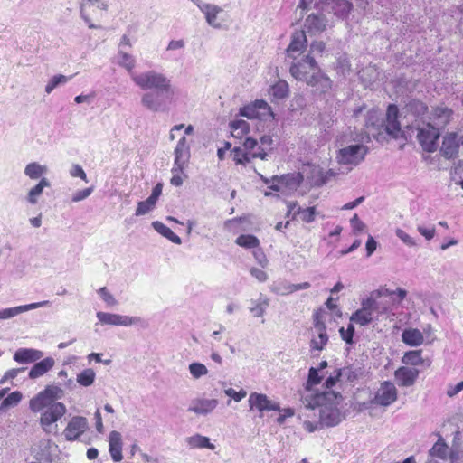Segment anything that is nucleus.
I'll return each instance as SVG.
<instances>
[{"label":"nucleus","instance_id":"f257e3e1","mask_svg":"<svg viewBox=\"0 0 463 463\" xmlns=\"http://www.w3.org/2000/svg\"><path fill=\"white\" fill-rule=\"evenodd\" d=\"M65 395L64 390L55 384H48L29 401V409L40 412L39 424L46 434H56L59 421L67 412L66 405L59 402Z\"/></svg>","mask_w":463,"mask_h":463},{"label":"nucleus","instance_id":"f03ea898","mask_svg":"<svg viewBox=\"0 0 463 463\" xmlns=\"http://www.w3.org/2000/svg\"><path fill=\"white\" fill-rule=\"evenodd\" d=\"M341 395L334 391H324L314 393L307 391L301 394V402L307 410H318L320 423L326 426H335L342 420V414L338 409Z\"/></svg>","mask_w":463,"mask_h":463},{"label":"nucleus","instance_id":"7ed1b4c3","mask_svg":"<svg viewBox=\"0 0 463 463\" xmlns=\"http://www.w3.org/2000/svg\"><path fill=\"white\" fill-rule=\"evenodd\" d=\"M289 72L297 80L304 81L317 91L327 92L332 87L331 80L322 72L315 58L307 53L296 60L287 61Z\"/></svg>","mask_w":463,"mask_h":463},{"label":"nucleus","instance_id":"20e7f679","mask_svg":"<svg viewBox=\"0 0 463 463\" xmlns=\"http://www.w3.org/2000/svg\"><path fill=\"white\" fill-rule=\"evenodd\" d=\"M131 80L143 90H155L165 92L166 99H170L175 93V88L172 85L171 80L165 74L155 70L131 73Z\"/></svg>","mask_w":463,"mask_h":463},{"label":"nucleus","instance_id":"39448f33","mask_svg":"<svg viewBox=\"0 0 463 463\" xmlns=\"http://www.w3.org/2000/svg\"><path fill=\"white\" fill-rule=\"evenodd\" d=\"M232 154L235 163L243 165L250 163L252 158L266 160L268 156L265 148L259 146L258 141L251 137H247L241 147H234Z\"/></svg>","mask_w":463,"mask_h":463},{"label":"nucleus","instance_id":"423d86ee","mask_svg":"<svg viewBox=\"0 0 463 463\" xmlns=\"http://www.w3.org/2000/svg\"><path fill=\"white\" fill-rule=\"evenodd\" d=\"M365 298L370 303V307L375 315L376 320L379 319L380 316L388 314L392 310V307L394 303L392 292L388 288L373 290L370 293V296Z\"/></svg>","mask_w":463,"mask_h":463},{"label":"nucleus","instance_id":"0eeeda50","mask_svg":"<svg viewBox=\"0 0 463 463\" xmlns=\"http://www.w3.org/2000/svg\"><path fill=\"white\" fill-rule=\"evenodd\" d=\"M367 146L361 144L350 145L338 150L336 160L340 165L355 166L365 157Z\"/></svg>","mask_w":463,"mask_h":463},{"label":"nucleus","instance_id":"6e6552de","mask_svg":"<svg viewBox=\"0 0 463 463\" xmlns=\"http://www.w3.org/2000/svg\"><path fill=\"white\" fill-rule=\"evenodd\" d=\"M173 97L165 98V92L162 90L146 91L140 99L141 105L151 112H165L169 109Z\"/></svg>","mask_w":463,"mask_h":463},{"label":"nucleus","instance_id":"1a4fd4ad","mask_svg":"<svg viewBox=\"0 0 463 463\" xmlns=\"http://www.w3.org/2000/svg\"><path fill=\"white\" fill-rule=\"evenodd\" d=\"M323 312H316L314 315V328L312 329V338L310 347L312 350L321 351L328 342L326 326L323 321Z\"/></svg>","mask_w":463,"mask_h":463},{"label":"nucleus","instance_id":"9d476101","mask_svg":"<svg viewBox=\"0 0 463 463\" xmlns=\"http://www.w3.org/2000/svg\"><path fill=\"white\" fill-rule=\"evenodd\" d=\"M439 134L437 127L427 123L418 128L417 138L425 151L433 152L437 148V140L439 137Z\"/></svg>","mask_w":463,"mask_h":463},{"label":"nucleus","instance_id":"9b49d317","mask_svg":"<svg viewBox=\"0 0 463 463\" xmlns=\"http://www.w3.org/2000/svg\"><path fill=\"white\" fill-rule=\"evenodd\" d=\"M97 318L103 325L130 326L133 325H143L145 321L139 317H129L119 314L99 311Z\"/></svg>","mask_w":463,"mask_h":463},{"label":"nucleus","instance_id":"f8f14e48","mask_svg":"<svg viewBox=\"0 0 463 463\" xmlns=\"http://www.w3.org/2000/svg\"><path fill=\"white\" fill-rule=\"evenodd\" d=\"M303 181V175L300 173H293L286 175L273 176L270 189L278 192L287 193L295 191Z\"/></svg>","mask_w":463,"mask_h":463},{"label":"nucleus","instance_id":"ddd939ff","mask_svg":"<svg viewBox=\"0 0 463 463\" xmlns=\"http://www.w3.org/2000/svg\"><path fill=\"white\" fill-rule=\"evenodd\" d=\"M175 161L174 166L171 172H183L186 167L191 154H190V144L185 137H182L175 148L174 151Z\"/></svg>","mask_w":463,"mask_h":463},{"label":"nucleus","instance_id":"4468645a","mask_svg":"<svg viewBox=\"0 0 463 463\" xmlns=\"http://www.w3.org/2000/svg\"><path fill=\"white\" fill-rule=\"evenodd\" d=\"M240 115L247 118H266L267 117H273L269 104L262 100L258 99L254 102L244 106L240 109Z\"/></svg>","mask_w":463,"mask_h":463},{"label":"nucleus","instance_id":"2eb2a0df","mask_svg":"<svg viewBox=\"0 0 463 463\" xmlns=\"http://www.w3.org/2000/svg\"><path fill=\"white\" fill-rule=\"evenodd\" d=\"M307 40L306 32L304 30L294 32L291 35L290 43L286 50L287 61L296 60V58L303 56L302 54L307 49Z\"/></svg>","mask_w":463,"mask_h":463},{"label":"nucleus","instance_id":"dca6fc26","mask_svg":"<svg viewBox=\"0 0 463 463\" xmlns=\"http://www.w3.org/2000/svg\"><path fill=\"white\" fill-rule=\"evenodd\" d=\"M248 402L250 410L252 411L256 409L260 412V416H262L264 411H280L279 403L269 400V397L263 393L251 392Z\"/></svg>","mask_w":463,"mask_h":463},{"label":"nucleus","instance_id":"f3484780","mask_svg":"<svg viewBox=\"0 0 463 463\" xmlns=\"http://www.w3.org/2000/svg\"><path fill=\"white\" fill-rule=\"evenodd\" d=\"M194 3L204 14L205 20L211 27L215 29L222 28V22L220 19V14L223 13L222 7L215 5L203 3L200 0H194Z\"/></svg>","mask_w":463,"mask_h":463},{"label":"nucleus","instance_id":"a211bd4d","mask_svg":"<svg viewBox=\"0 0 463 463\" xmlns=\"http://www.w3.org/2000/svg\"><path fill=\"white\" fill-rule=\"evenodd\" d=\"M397 389L394 383L383 382L377 390L373 402L381 406H389L397 400Z\"/></svg>","mask_w":463,"mask_h":463},{"label":"nucleus","instance_id":"6ab92c4d","mask_svg":"<svg viewBox=\"0 0 463 463\" xmlns=\"http://www.w3.org/2000/svg\"><path fill=\"white\" fill-rule=\"evenodd\" d=\"M88 429V420L81 416H74L68 422L64 429L63 435L67 440L72 441L77 439Z\"/></svg>","mask_w":463,"mask_h":463},{"label":"nucleus","instance_id":"aec40b11","mask_svg":"<svg viewBox=\"0 0 463 463\" xmlns=\"http://www.w3.org/2000/svg\"><path fill=\"white\" fill-rule=\"evenodd\" d=\"M459 144L463 145V125L459 133H449L444 137L441 146L443 156L447 158L456 156Z\"/></svg>","mask_w":463,"mask_h":463},{"label":"nucleus","instance_id":"412c9836","mask_svg":"<svg viewBox=\"0 0 463 463\" xmlns=\"http://www.w3.org/2000/svg\"><path fill=\"white\" fill-rule=\"evenodd\" d=\"M376 320L375 315L370 307V303L366 298L362 299L361 307L354 312L350 317V321L361 326H365Z\"/></svg>","mask_w":463,"mask_h":463},{"label":"nucleus","instance_id":"4be33fe9","mask_svg":"<svg viewBox=\"0 0 463 463\" xmlns=\"http://www.w3.org/2000/svg\"><path fill=\"white\" fill-rule=\"evenodd\" d=\"M217 405L216 399L197 398L191 402L187 411L199 416H206L213 412Z\"/></svg>","mask_w":463,"mask_h":463},{"label":"nucleus","instance_id":"5701e85b","mask_svg":"<svg viewBox=\"0 0 463 463\" xmlns=\"http://www.w3.org/2000/svg\"><path fill=\"white\" fill-rule=\"evenodd\" d=\"M321 5L339 17H345L353 7L350 0H322Z\"/></svg>","mask_w":463,"mask_h":463},{"label":"nucleus","instance_id":"b1692460","mask_svg":"<svg viewBox=\"0 0 463 463\" xmlns=\"http://www.w3.org/2000/svg\"><path fill=\"white\" fill-rule=\"evenodd\" d=\"M50 304L48 300L41 301V302H35L31 303L27 305H22L14 307H9L0 310V319H9L14 317L18 316L19 314L23 312H27L33 309H36L39 307H46Z\"/></svg>","mask_w":463,"mask_h":463},{"label":"nucleus","instance_id":"393cba45","mask_svg":"<svg viewBox=\"0 0 463 463\" xmlns=\"http://www.w3.org/2000/svg\"><path fill=\"white\" fill-rule=\"evenodd\" d=\"M419 376V370L402 366L394 373V377L400 386L410 387L414 384Z\"/></svg>","mask_w":463,"mask_h":463},{"label":"nucleus","instance_id":"a878e982","mask_svg":"<svg viewBox=\"0 0 463 463\" xmlns=\"http://www.w3.org/2000/svg\"><path fill=\"white\" fill-rule=\"evenodd\" d=\"M398 112V108L395 105H389L386 113V122L382 128L394 137H397L401 131L400 123L397 120Z\"/></svg>","mask_w":463,"mask_h":463},{"label":"nucleus","instance_id":"bb28decb","mask_svg":"<svg viewBox=\"0 0 463 463\" xmlns=\"http://www.w3.org/2000/svg\"><path fill=\"white\" fill-rule=\"evenodd\" d=\"M437 442L430 448L428 453L427 463H439L435 458L446 460L449 456V448L444 439L439 435Z\"/></svg>","mask_w":463,"mask_h":463},{"label":"nucleus","instance_id":"cd10ccee","mask_svg":"<svg viewBox=\"0 0 463 463\" xmlns=\"http://www.w3.org/2000/svg\"><path fill=\"white\" fill-rule=\"evenodd\" d=\"M452 110L446 107H437L432 109L430 117V124L437 127L438 130L447 126L451 118Z\"/></svg>","mask_w":463,"mask_h":463},{"label":"nucleus","instance_id":"c85d7f7f","mask_svg":"<svg viewBox=\"0 0 463 463\" xmlns=\"http://www.w3.org/2000/svg\"><path fill=\"white\" fill-rule=\"evenodd\" d=\"M383 127V121L381 118V113L378 110L372 109L368 112L365 128L367 129V135L376 137L381 134V129Z\"/></svg>","mask_w":463,"mask_h":463},{"label":"nucleus","instance_id":"c756f323","mask_svg":"<svg viewBox=\"0 0 463 463\" xmlns=\"http://www.w3.org/2000/svg\"><path fill=\"white\" fill-rule=\"evenodd\" d=\"M43 353L33 348H19L14 354V360L19 364L34 363L41 360Z\"/></svg>","mask_w":463,"mask_h":463},{"label":"nucleus","instance_id":"7c9ffc66","mask_svg":"<svg viewBox=\"0 0 463 463\" xmlns=\"http://www.w3.org/2000/svg\"><path fill=\"white\" fill-rule=\"evenodd\" d=\"M109 454L115 462L122 460V437L121 434L113 430L109 435Z\"/></svg>","mask_w":463,"mask_h":463},{"label":"nucleus","instance_id":"2f4dec72","mask_svg":"<svg viewBox=\"0 0 463 463\" xmlns=\"http://www.w3.org/2000/svg\"><path fill=\"white\" fill-rule=\"evenodd\" d=\"M55 364L52 357H46L41 361H37L29 371L30 379H37L47 373Z\"/></svg>","mask_w":463,"mask_h":463},{"label":"nucleus","instance_id":"473e14b6","mask_svg":"<svg viewBox=\"0 0 463 463\" xmlns=\"http://www.w3.org/2000/svg\"><path fill=\"white\" fill-rule=\"evenodd\" d=\"M402 341L409 346H420L424 343L423 333L418 328H406L402 334Z\"/></svg>","mask_w":463,"mask_h":463},{"label":"nucleus","instance_id":"72a5a7b5","mask_svg":"<svg viewBox=\"0 0 463 463\" xmlns=\"http://www.w3.org/2000/svg\"><path fill=\"white\" fill-rule=\"evenodd\" d=\"M305 28L310 33H317L326 29V20L322 14H309L304 24Z\"/></svg>","mask_w":463,"mask_h":463},{"label":"nucleus","instance_id":"f704fd0d","mask_svg":"<svg viewBox=\"0 0 463 463\" xmlns=\"http://www.w3.org/2000/svg\"><path fill=\"white\" fill-rule=\"evenodd\" d=\"M51 183L46 177H43L40 181L33 186L26 194V201L34 205L38 203L39 197L42 195L43 189L50 187Z\"/></svg>","mask_w":463,"mask_h":463},{"label":"nucleus","instance_id":"c9c22d12","mask_svg":"<svg viewBox=\"0 0 463 463\" xmlns=\"http://www.w3.org/2000/svg\"><path fill=\"white\" fill-rule=\"evenodd\" d=\"M364 373V368L360 363H354L349 366L339 370V374L349 382H354L362 377Z\"/></svg>","mask_w":463,"mask_h":463},{"label":"nucleus","instance_id":"e433bc0d","mask_svg":"<svg viewBox=\"0 0 463 463\" xmlns=\"http://www.w3.org/2000/svg\"><path fill=\"white\" fill-rule=\"evenodd\" d=\"M187 446L190 449H209L213 450L215 446L211 443L210 439L201 434H194L186 438Z\"/></svg>","mask_w":463,"mask_h":463},{"label":"nucleus","instance_id":"4c0bfd02","mask_svg":"<svg viewBox=\"0 0 463 463\" xmlns=\"http://www.w3.org/2000/svg\"><path fill=\"white\" fill-rule=\"evenodd\" d=\"M422 351L421 350H412L408 351L404 354L403 357L402 358V361L405 364L409 365H420V364H426V366L430 365V360H424L421 356Z\"/></svg>","mask_w":463,"mask_h":463},{"label":"nucleus","instance_id":"58836bf2","mask_svg":"<svg viewBox=\"0 0 463 463\" xmlns=\"http://www.w3.org/2000/svg\"><path fill=\"white\" fill-rule=\"evenodd\" d=\"M47 171L48 167L46 165H41L38 162H32L26 165L24 173L28 178L37 180L43 178L42 176L45 175Z\"/></svg>","mask_w":463,"mask_h":463},{"label":"nucleus","instance_id":"ea45409f","mask_svg":"<svg viewBox=\"0 0 463 463\" xmlns=\"http://www.w3.org/2000/svg\"><path fill=\"white\" fill-rule=\"evenodd\" d=\"M309 172L307 173V179L313 186H321L326 183V177L323 169L317 165L308 167Z\"/></svg>","mask_w":463,"mask_h":463},{"label":"nucleus","instance_id":"a19ab883","mask_svg":"<svg viewBox=\"0 0 463 463\" xmlns=\"http://www.w3.org/2000/svg\"><path fill=\"white\" fill-rule=\"evenodd\" d=\"M152 227L159 234L164 236L165 238L168 239L170 241L175 243V244H181L182 241L179 236L175 234L173 231L168 228L166 225L162 223L159 221H155L152 222Z\"/></svg>","mask_w":463,"mask_h":463},{"label":"nucleus","instance_id":"79ce46f5","mask_svg":"<svg viewBox=\"0 0 463 463\" xmlns=\"http://www.w3.org/2000/svg\"><path fill=\"white\" fill-rule=\"evenodd\" d=\"M250 304V311L252 313L253 317H260L264 315L267 307H269V300L267 297L260 295L258 299L251 300Z\"/></svg>","mask_w":463,"mask_h":463},{"label":"nucleus","instance_id":"37998d69","mask_svg":"<svg viewBox=\"0 0 463 463\" xmlns=\"http://www.w3.org/2000/svg\"><path fill=\"white\" fill-rule=\"evenodd\" d=\"M118 63L119 66L125 68L129 75L131 76V73H136L134 71V68L136 66V60L135 58L125 52L123 50H119L117 55Z\"/></svg>","mask_w":463,"mask_h":463},{"label":"nucleus","instance_id":"c03bdc74","mask_svg":"<svg viewBox=\"0 0 463 463\" xmlns=\"http://www.w3.org/2000/svg\"><path fill=\"white\" fill-rule=\"evenodd\" d=\"M231 133L236 138H241L250 130L249 123L243 119H235L230 123Z\"/></svg>","mask_w":463,"mask_h":463},{"label":"nucleus","instance_id":"a18cd8bd","mask_svg":"<svg viewBox=\"0 0 463 463\" xmlns=\"http://www.w3.org/2000/svg\"><path fill=\"white\" fill-rule=\"evenodd\" d=\"M73 78V75L66 76L62 74H57L52 77L45 86V92L50 94L53 91L54 89L59 86L65 85Z\"/></svg>","mask_w":463,"mask_h":463},{"label":"nucleus","instance_id":"49530a36","mask_svg":"<svg viewBox=\"0 0 463 463\" xmlns=\"http://www.w3.org/2000/svg\"><path fill=\"white\" fill-rule=\"evenodd\" d=\"M96 379V373L91 368H87L77 374V383L83 387L92 385Z\"/></svg>","mask_w":463,"mask_h":463},{"label":"nucleus","instance_id":"de8ad7c7","mask_svg":"<svg viewBox=\"0 0 463 463\" xmlns=\"http://www.w3.org/2000/svg\"><path fill=\"white\" fill-rule=\"evenodd\" d=\"M235 242L237 245L245 248V249H258L260 247L259 239L251 234H242L240 235Z\"/></svg>","mask_w":463,"mask_h":463},{"label":"nucleus","instance_id":"09e8293b","mask_svg":"<svg viewBox=\"0 0 463 463\" xmlns=\"http://www.w3.org/2000/svg\"><path fill=\"white\" fill-rule=\"evenodd\" d=\"M322 378L323 375H320L318 373V369L311 367L309 369L308 379L306 384V388L302 394H305L307 391L313 392L314 393H317V392H315V390H313V387L319 383Z\"/></svg>","mask_w":463,"mask_h":463},{"label":"nucleus","instance_id":"8fccbe9b","mask_svg":"<svg viewBox=\"0 0 463 463\" xmlns=\"http://www.w3.org/2000/svg\"><path fill=\"white\" fill-rule=\"evenodd\" d=\"M270 290L275 294L286 296L294 292L293 284L287 281H277L270 286Z\"/></svg>","mask_w":463,"mask_h":463},{"label":"nucleus","instance_id":"3c124183","mask_svg":"<svg viewBox=\"0 0 463 463\" xmlns=\"http://www.w3.org/2000/svg\"><path fill=\"white\" fill-rule=\"evenodd\" d=\"M188 370L192 377L195 380L208 373L207 367L203 364L199 362L191 363L188 366Z\"/></svg>","mask_w":463,"mask_h":463},{"label":"nucleus","instance_id":"603ef678","mask_svg":"<svg viewBox=\"0 0 463 463\" xmlns=\"http://www.w3.org/2000/svg\"><path fill=\"white\" fill-rule=\"evenodd\" d=\"M22 393L19 391H14L12 393H10L6 398L3 400V402L0 404V411L5 410L8 407H14L16 406L22 400Z\"/></svg>","mask_w":463,"mask_h":463},{"label":"nucleus","instance_id":"864d4df0","mask_svg":"<svg viewBox=\"0 0 463 463\" xmlns=\"http://www.w3.org/2000/svg\"><path fill=\"white\" fill-rule=\"evenodd\" d=\"M316 213L315 207H307L306 209L298 207V210L294 213V216L298 215L303 222L310 223L315 220Z\"/></svg>","mask_w":463,"mask_h":463},{"label":"nucleus","instance_id":"5fc2aeb1","mask_svg":"<svg viewBox=\"0 0 463 463\" xmlns=\"http://www.w3.org/2000/svg\"><path fill=\"white\" fill-rule=\"evenodd\" d=\"M156 202L151 198H147L145 201H141L137 203L135 215L141 216L150 213L156 206Z\"/></svg>","mask_w":463,"mask_h":463},{"label":"nucleus","instance_id":"6e6d98bb","mask_svg":"<svg viewBox=\"0 0 463 463\" xmlns=\"http://www.w3.org/2000/svg\"><path fill=\"white\" fill-rule=\"evenodd\" d=\"M359 77L365 84H369L377 80L378 72L374 67L369 66L359 72Z\"/></svg>","mask_w":463,"mask_h":463},{"label":"nucleus","instance_id":"4d7b16f0","mask_svg":"<svg viewBox=\"0 0 463 463\" xmlns=\"http://www.w3.org/2000/svg\"><path fill=\"white\" fill-rule=\"evenodd\" d=\"M451 179L463 189V162L459 161L450 172Z\"/></svg>","mask_w":463,"mask_h":463},{"label":"nucleus","instance_id":"13d9d810","mask_svg":"<svg viewBox=\"0 0 463 463\" xmlns=\"http://www.w3.org/2000/svg\"><path fill=\"white\" fill-rule=\"evenodd\" d=\"M98 294L100 296L101 299L107 304V306L114 307L118 305L117 299L106 287L100 288L98 290Z\"/></svg>","mask_w":463,"mask_h":463},{"label":"nucleus","instance_id":"bf43d9fd","mask_svg":"<svg viewBox=\"0 0 463 463\" xmlns=\"http://www.w3.org/2000/svg\"><path fill=\"white\" fill-rule=\"evenodd\" d=\"M339 333H340V335L342 337V339L346 343V344H353V337H354V326L352 323H350L348 326H347V328L345 329L344 327H341L339 329Z\"/></svg>","mask_w":463,"mask_h":463},{"label":"nucleus","instance_id":"052dcab7","mask_svg":"<svg viewBox=\"0 0 463 463\" xmlns=\"http://www.w3.org/2000/svg\"><path fill=\"white\" fill-rule=\"evenodd\" d=\"M288 86L287 82L281 81L274 85L272 88V93L276 98L283 99L288 95Z\"/></svg>","mask_w":463,"mask_h":463},{"label":"nucleus","instance_id":"680f3d73","mask_svg":"<svg viewBox=\"0 0 463 463\" xmlns=\"http://www.w3.org/2000/svg\"><path fill=\"white\" fill-rule=\"evenodd\" d=\"M395 234L407 246H409V247H416L417 246L416 241L412 237H411L408 233H406L403 230L396 229Z\"/></svg>","mask_w":463,"mask_h":463},{"label":"nucleus","instance_id":"e2e57ef3","mask_svg":"<svg viewBox=\"0 0 463 463\" xmlns=\"http://www.w3.org/2000/svg\"><path fill=\"white\" fill-rule=\"evenodd\" d=\"M93 187H88L83 190L76 191L71 196V202L78 203L88 198L93 192Z\"/></svg>","mask_w":463,"mask_h":463},{"label":"nucleus","instance_id":"0e129e2a","mask_svg":"<svg viewBox=\"0 0 463 463\" xmlns=\"http://www.w3.org/2000/svg\"><path fill=\"white\" fill-rule=\"evenodd\" d=\"M224 393L237 402H241L247 396V392L244 389H241L237 392L232 388H228L224 390Z\"/></svg>","mask_w":463,"mask_h":463},{"label":"nucleus","instance_id":"69168bd1","mask_svg":"<svg viewBox=\"0 0 463 463\" xmlns=\"http://www.w3.org/2000/svg\"><path fill=\"white\" fill-rule=\"evenodd\" d=\"M70 175L72 177H79V178H80L81 180H83L86 183L89 182L85 171L78 164H74V165H71V167L70 169Z\"/></svg>","mask_w":463,"mask_h":463},{"label":"nucleus","instance_id":"338daca9","mask_svg":"<svg viewBox=\"0 0 463 463\" xmlns=\"http://www.w3.org/2000/svg\"><path fill=\"white\" fill-rule=\"evenodd\" d=\"M448 458H449L450 463H462L463 451L455 449H449Z\"/></svg>","mask_w":463,"mask_h":463},{"label":"nucleus","instance_id":"774afa93","mask_svg":"<svg viewBox=\"0 0 463 463\" xmlns=\"http://www.w3.org/2000/svg\"><path fill=\"white\" fill-rule=\"evenodd\" d=\"M463 391V381L458 383L455 385H449L446 391V394L452 398Z\"/></svg>","mask_w":463,"mask_h":463}]
</instances>
